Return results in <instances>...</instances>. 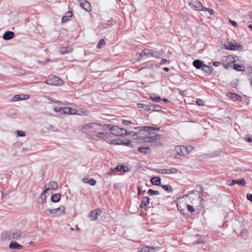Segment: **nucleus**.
<instances>
[{"instance_id":"obj_1","label":"nucleus","mask_w":252,"mask_h":252,"mask_svg":"<svg viewBox=\"0 0 252 252\" xmlns=\"http://www.w3.org/2000/svg\"><path fill=\"white\" fill-rule=\"evenodd\" d=\"M31 234L29 233L21 231L19 230L15 231H9L3 232L1 237L2 241H6L12 240H18L21 238H25L30 237Z\"/></svg>"},{"instance_id":"obj_2","label":"nucleus","mask_w":252,"mask_h":252,"mask_svg":"<svg viewBox=\"0 0 252 252\" xmlns=\"http://www.w3.org/2000/svg\"><path fill=\"white\" fill-rule=\"evenodd\" d=\"M104 129L105 127L108 128L111 131V134L115 135L118 136H125L130 134H132V136L134 137L135 139H137V134L136 133H134L133 132H129L127 131L126 129L121 128L117 126H113L111 124L105 125L103 126Z\"/></svg>"},{"instance_id":"obj_3","label":"nucleus","mask_w":252,"mask_h":252,"mask_svg":"<svg viewBox=\"0 0 252 252\" xmlns=\"http://www.w3.org/2000/svg\"><path fill=\"white\" fill-rule=\"evenodd\" d=\"M175 150L178 155L185 156L189 154L193 150V147L189 145L177 146L175 147Z\"/></svg>"},{"instance_id":"obj_4","label":"nucleus","mask_w":252,"mask_h":252,"mask_svg":"<svg viewBox=\"0 0 252 252\" xmlns=\"http://www.w3.org/2000/svg\"><path fill=\"white\" fill-rule=\"evenodd\" d=\"M141 58L143 56L146 57H153L157 59H160L162 57V54H160L158 52L153 50H146L144 49L140 54Z\"/></svg>"},{"instance_id":"obj_5","label":"nucleus","mask_w":252,"mask_h":252,"mask_svg":"<svg viewBox=\"0 0 252 252\" xmlns=\"http://www.w3.org/2000/svg\"><path fill=\"white\" fill-rule=\"evenodd\" d=\"M45 83L49 85L52 86H61L63 84V80L57 76L50 75L48 79L46 80Z\"/></svg>"},{"instance_id":"obj_6","label":"nucleus","mask_w":252,"mask_h":252,"mask_svg":"<svg viewBox=\"0 0 252 252\" xmlns=\"http://www.w3.org/2000/svg\"><path fill=\"white\" fill-rule=\"evenodd\" d=\"M137 106L139 108H143L146 110H151L153 111L160 112L161 107L158 105L150 104L146 105L142 103H138Z\"/></svg>"},{"instance_id":"obj_7","label":"nucleus","mask_w":252,"mask_h":252,"mask_svg":"<svg viewBox=\"0 0 252 252\" xmlns=\"http://www.w3.org/2000/svg\"><path fill=\"white\" fill-rule=\"evenodd\" d=\"M236 184L242 187H245L246 185V180L244 178H241L240 180H228L227 182V185L230 186H234Z\"/></svg>"},{"instance_id":"obj_8","label":"nucleus","mask_w":252,"mask_h":252,"mask_svg":"<svg viewBox=\"0 0 252 252\" xmlns=\"http://www.w3.org/2000/svg\"><path fill=\"white\" fill-rule=\"evenodd\" d=\"M201 191H197L193 190L191 192L185 195V197H189L190 199H192V201L194 200L193 199L192 195L194 193H197L198 194L196 195L197 200L201 202L203 200V198H202V196L203 195L202 191H203V188L201 187Z\"/></svg>"},{"instance_id":"obj_9","label":"nucleus","mask_w":252,"mask_h":252,"mask_svg":"<svg viewBox=\"0 0 252 252\" xmlns=\"http://www.w3.org/2000/svg\"><path fill=\"white\" fill-rule=\"evenodd\" d=\"M189 5L191 8L194 10L200 11L203 5L202 3L198 0H192L189 2Z\"/></svg>"},{"instance_id":"obj_10","label":"nucleus","mask_w":252,"mask_h":252,"mask_svg":"<svg viewBox=\"0 0 252 252\" xmlns=\"http://www.w3.org/2000/svg\"><path fill=\"white\" fill-rule=\"evenodd\" d=\"M145 137H148L149 139H151V141L148 140L145 142H152V140H159L161 138L160 135L155 132H150L148 135H145Z\"/></svg>"},{"instance_id":"obj_11","label":"nucleus","mask_w":252,"mask_h":252,"mask_svg":"<svg viewBox=\"0 0 252 252\" xmlns=\"http://www.w3.org/2000/svg\"><path fill=\"white\" fill-rule=\"evenodd\" d=\"M101 211L98 210H93L90 212L88 217L91 218L92 220H96L98 216H100Z\"/></svg>"},{"instance_id":"obj_12","label":"nucleus","mask_w":252,"mask_h":252,"mask_svg":"<svg viewBox=\"0 0 252 252\" xmlns=\"http://www.w3.org/2000/svg\"><path fill=\"white\" fill-rule=\"evenodd\" d=\"M79 3L81 7L87 11L91 10L90 3L86 0H79Z\"/></svg>"},{"instance_id":"obj_13","label":"nucleus","mask_w":252,"mask_h":252,"mask_svg":"<svg viewBox=\"0 0 252 252\" xmlns=\"http://www.w3.org/2000/svg\"><path fill=\"white\" fill-rule=\"evenodd\" d=\"M134 129L139 130L140 132L142 131H145L146 132H151L153 131H155V127L153 126H137L135 127Z\"/></svg>"},{"instance_id":"obj_14","label":"nucleus","mask_w":252,"mask_h":252,"mask_svg":"<svg viewBox=\"0 0 252 252\" xmlns=\"http://www.w3.org/2000/svg\"><path fill=\"white\" fill-rule=\"evenodd\" d=\"M101 126V124L100 123H88L82 127V129L84 130H88L90 129H95L96 126Z\"/></svg>"},{"instance_id":"obj_15","label":"nucleus","mask_w":252,"mask_h":252,"mask_svg":"<svg viewBox=\"0 0 252 252\" xmlns=\"http://www.w3.org/2000/svg\"><path fill=\"white\" fill-rule=\"evenodd\" d=\"M49 190V188H46L45 190L42 192V193L40 194L39 198L38 199V203L40 204H42L45 202V200L46 199V193Z\"/></svg>"},{"instance_id":"obj_16","label":"nucleus","mask_w":252,"mask_h":252,"mask_svg":"<svg viewBox=\"0 0 252 252\" xmlns=\"http://www.w3.org/2000/svg\"><path fill=\"white\" fill-rule=\"evenodd\" d=\"M62 114H75L76 110L69 107H63L62 108Z\"/></svg>"},{"instance_id":"obj_17","label":"nucleus","mask_w":252,"mask_h":252,"mask_svg":"<svg viewBox=\"0 0 252 252\" xmlns=\"http://www.w3.org/2000/svg\"><path fill=\"white\" fill-rule=\"evenodd\" d=\"M9 248L10 249L21 250L24 248V246L20 245L16 241H13L10 243Z\"/></svg>"},{"instance_id":"obj_18","label":"nucleus","mask_w":252,"mask_h":252,"mask_svg":"<svg viewBox=\"0 0 252 252\" xmlns=\"http://www.w3.org/2000/svg\"><path fill=\"white\" fill-rule=\"evenodd\" d=\"M15 35V33L13 32L7 31L3 35V38L5 40H8L12 39Z\"/></svg>"},{"instance_id":"obj_19","label":"nucleus","mask_w":252,"mask_h":252,"mask_svg":"<svg viewBox=\"0 0 252 252\" xmlns=\"http://www.w3.org/2000/svg\"><path fill=\"white\" fill-rule=\"evenodd\" d=\"M151 183L155 186H161V179L159 177L155 176L151 179Z\"/></svg>"},{"instance_id":"obj_20","label":"nucleus","mask_w":252,"mask_h":252,"mask_svg":"<svg viewBox=\"0 0 252 252\" xmlns=\"http://www.w3.org/2000/svg\"><path fill=\"white\" fill-rule=\"evenodd\" d=\"M150 204L149 197L146 196L143 198V199L141 201L140 207L142 209L143 207H147Z\"/></svg>"},{"instance_id":"obj_21","label":"nucleus","mask_w":252,"mask_h":252,"mask_svg":"<svg viewBox=\"0 0 252 252\" xmlns=\"http://www.w3.org/2000/svg\"><path fill=\"white\" fill-rule=\"evenodd\" d=\"M228 96L233 101H241V97L237 94L229 93Z\"/></svg>"},{"instance_id":"obj_22","label":"nucleus","mask_w":252,"mask_h":252,"mask_svg":"<svg viewBox=\"0 0 252 252\" xmlns=\"http://www.w3.org/2000/svg\"><path fill=\"white\" fill-rule=\"evenodd\" d=\"M193 66L196 67L197 69L202 68L203 66L204 65L203 62L199 60H195L193 62Z\"/></svg>"},{"instance_id":"obj_23","label":"nucleus","mask_w":252,"mask_h":252,"mask_svg":"<svg viewBox=\"0 0 252 252\" xmlns=\"http://www.w3.org/2000/svg\"><path fill=\"white\" fill-rule=\"evenodd\" d=\"M28 97H29L28 95L17 94L14 96L13 98H12V101H17L20 100L27 99Z\"/></svg>"},{"instance_id":"obj_24","label":"nucleus","mask_w":252,"mask_h":252,"mask_svg":"<svg viewBox=\"0 0 252 252\" xmlns=\"http://www.w3.org/2000/svg\"><path fill=\"white\" fill-rule=\"evenodd\" d=\"M61 195L60 193L53 194L51 198V200L54 203L58 202L61 199Z\"/></svg>"},{"instance_id":"obj_25","label":"nucleus","mask_w":252,"mask_h":252,"mask_svg":"<svg viewBox=\"0 0 252 252\" xmlns=\"http://www.w3.org/2000/svg\"><path fill=\"white\" fill-rule=\"evenodd\" d=\"M202 70L207 74H210L213 71V68L211 65L209 66L204 64L202 68Z\"/></svg>"},{"instance_id":"obj_26","label":"nucleus","mask_w":252,"mask_h":252,"mask_svg":"<svg viewBox=\"0 0 252 252\" xmlns=\"http://www.w3.org/2000/svg\"><path fill=\"white\" fill-rule=\"evenodd\" d=\"M138 151L140 153L148 154L151 153V149L148 147H139Z\"/></svg>"},{"instance_id":"obj_27","label":"nucleus","mask_w":252,"mask_h":252,"mask_svg":"<svg viewBox=\"0 0 252 252\" xmlns=\"http://www.w3.org/2000/svg\"><path fill=\"white\" fill-rule=\"evenodd\" d=\"M109 135V134L108 133H106V132H99V133H97L96 135H94V139L97 140V139H96L95 138V137L103 138H105L106 137L108 136Z\"/></svg>"},{"instance_id":"obj_28","label":"nucleus","mask_w":252,"mask_h":252,"mask_svg":"<svg viewBox=\"0 0 252 252\" xmlns=\"http://www.w3.org/2000/svg\"><path fill=\"white\" fill-rule=\"evenodd\" d=\"M206 242V237L204 235L201 236L200 238L197 241L193 242L194 244H203Z\"/></svg>"},{"instance_id":"obj_29","label":"nucleus","mask_w":252,"mask_h":252,"mask_svg":"<svg viewBox=\"0 0 252 252\" xmlns=\"http://www.w3.org/2000/svg\"><path fill=\"white\" fill-rule=\"evenodd\" d=\"M58 215L60 216L62 214H63L65 211V207L63 205L60 206L58 208L55 209Z\"/></svg>"},{"instance_id":"obj_30","label":"nucleus","mask_w":252,"mask_h":252,"mask_svg":"<svg viewBox=\"0 0 252 252\" xmlns=\"http://www.w3.org/2000/svg\"><path fill=\"white\" fill-rule=\"evenodd\" d=\"M58 187L57 183L55 181H51L49 183V189H51L52 190H56Z\"/></svg>"},{"instance_id":"obj_31","label":"nucleus","mask_w":252,"mask_h":252,"mask_svg":"<svg viewBox=\"0 0 252 252\" xmlns=\"http://www.w3.org/2000/svg\"><path fill=\"white\" fill-rule=\"evenodd\" d=\"M115 171L114 170V168H111L110 170L107 172L103 174V177L104 178H108L109 176H112L115 174Z\"/></svg>"},{"instance_id":"obj_32","label":"nucleus","mask_w":252,"mask_h":252,"mask_svg":"<svg viewBox=\"0 0 252 252\" xmlns=\"http://www.w3.org/2000/svg\"><path fill=\"white\" fill-rule=\"evenodd\" d=\"M225 48L227 50H235V48L234 47V43H232V42H230L228 43V45H225Z\"/></svg>"},{"instance_id":"obj_33","label":"nucleus","mask_w":252,"mask_h":252,"mask_svg":"<svg viewBox=\"0 0 252 252\" xmlns=\"http://www.w3.org/2000/svg\"><path fill=\"white\" fill-rule=\"evenodd\" d=\"M177 207L178 210L181 212V213L183 215H186L185 212V209L184 207V204H183V206L182 204H177Z\"/></svg>"},{"instance_id":"obj_34","label":"nucleus","mask_w":252,"mask_h":252,"mask_svg":"<svg viewBox=\"0 0 252 252\" xmlns=\"http://www.w3.org/2000/svg\"><path fill=\"white\" fill-rule=\"evenodd\" d=\"M48 212H49V213H51L54 216L56 215H58V213H57L55 209H48L46 211H45L44 213L46 215H48Z\"/></svg>"},{"instance_id":"obj_35","label":"nucleus","mask_w":252,"mask_h":252,"mask_svg":"<svg viewBox=\"0 0 252 252\" xmlns=\"http://www.w3.org/2000/svg\"><path fill=\"white\" fill-rule=\"evenodd\" d=\"M228 58H230V64H228L227 63L225 62L223 63V65L226 68L227 67V65H230V67L231 66V63L235 62L234 58L232 56H230V57H228Z\"/></svg>"},{"instance_id":"obj_36","label":"nucleus","mask_w":252,"mask_h":252,"mask_svg":"<svg viewBox=\"0 0 252 252\" xmlns=\"http://www.w3.org/2000/svg\"><path fill=\"white\" fill-rule=\"evenodd\" d=\"M155 171L160 174H169L168 172L169 170L168 169H155Z\"/></svg>"},{"instance_id":"obj_37","label":"nucleus","mask_w":252,"mask_h":252,"mask_svg":"<svg viewBox=\"0 0 252 252\" xmlns=\"http://www.w3.org/2000/svg\"><path fill=\"white\" fill-rule=\"evenodd\" d=\"M184 207H187V208L188 211H189V212H190L191 213L194 212V211H195V210L193 208V205H191L187 204H184Z\"/></svg>"},{"instance_id":"obj_38","label":"nucleus","mask_w":252,"mask_h":252,"mask_svg":"<svg viewBox=\"0 0 252 252\" xmlns=\"http://www.w3.org/2000/svg\"><path fill=\"white\" fill-rule=\"evenodd\" d=\"M161 187L162 189L167 191L168 192L172 191V188L170 185H161Z\"/></svg>"},{"instance_id":"obj_39","label":"nucleus","mask_w":252,"mask_h":252,"mask_svg":"<svg viewBox=\"0 0 252 252\" xmlns=\"http://www.w3.org/2000/svg\"><path fill=\"white\" fill-rule=\"evenodd\" d=\"M148 193L150 195H157L159 194V192L158 190H154L152 189H149L148 190Z\"/></svg>"},{"instance_id":"obj_40","label":"nucleus","mask_w":252,"mask_h":252,"mask_svg":"<svg viewBox=\"0 0 252 252\" xmlns=\"http://www.w3.org/2000/svg\"><path fill=\"white\" fill-rule=\"evenodd\" d=\"M233 68L238 71H243L244 70V67L242 65L235 64L233 65Z\"/></svg>"},{"instance_id":"obj_41","label":"nucleus","mask_w":252,"mask_h":252,"mask_svg":"<svg viewBox=\"0 0 252 252\" xmlns=\"http://www.w3.org/2000/svg\"><path fill=\"white\" fill-rule=\"evenodd\" d=\"M110 144H112L114 145H124L129 147H133L132 143H110Z\"/></svg>"},{"instance_id":"obj_42","label":"nucleus","mask_w":252,"mask_h":252,"mask_svg":"<svg viewBox=\"0 0 252 252\" xmlns=\"http://www.w3.org/2000/svg\"><path fill=\"white\" fill-rule=\"evenodd\" d=\"M150 98L154 101H158L161 100V98L159 96H156L155 94H153L150 95Z\"/></svg>"},{"instance_id":"obj_43","label":"nucleus","mask_w":252,"mask_h":252,"mask_svg":"<svg viewBox=\"0 0 252 252\" xmlns=\"http://www.w3.org/2000/svg\"><path fill=\"white\" fill-rule=\"evenodd\" d=\"M155 248L154 247H144L141 248V252H150L151 249H155Z\"/></svg>"},{"instance_id":"obj_44","label":"nucleus","mask_w":252,"mask_h":252,"mask_svg":"<svg viewBox=\"0 0 252 252\" xmlns=\"http://www.w3.org/2000/svg\"><path fill=\"white\" fill-rule=\"evenodd\" d=\"M105 44V42L104 41V40L102 39H100L97 45V48L98 49H100V48H101L102 47H103Z\"/></svg>"},{"instance_id":"obj_45","label":"nucleus","mask_w":252,"mask_h":252,"mask_svg":"<svg viewBox=\"0 0 252 252\" xmlns=\"http://www.w3.org/2000/svg\"><path fill=\"white\" fill-rule=\"evenodd\" d=\"M234 47L235 48V50H241L243 49V46L241 45L236 42H234Z\"/></svg>"},{"instance_id":"obj_46","label":"nucleus","mask_w":252,"mask_h":252,"mask_svg":"<svg viewBox=\"0 0 252 252\" xmlns=\"http://www.w3.org/2000/svg\"><path fill=\"white\" fill-rule=\"evenodd\" d=\"M122 123L124 125H125L126 126H129L130 125H134V124L130 121L126 120H123Z\"/></svg>"},{"instance_id":"obj_47","label":"nucleus","mask_w":252,"mask_h":252,"mask_svg":"<svg viewBox=\"0 0 252 252\" xmlns=\"http://www.w3.org/2000/svg\"><path fill=\"white\" fill-rule=\"evenodd\" d=\"M60 53L61 54H64L65 53H67L68 52L67 49L64 47H62L60 50Z\"/></svg>"},{"instance_id":"obj_48","label":"nucleus","mask_w":252,"mask_h":252,"mask_svg":"<svg viewBox=\"0 0 252 252\" xmlns=\"http://www.w3.org/2000/svg\"><path fill=\"white\" fill-rule=\"evenodd\" d=\"M96 184V181L93 178L89 179V184L91 186H94Z\"/></svg>"},{"instance_id":"obj_49","label":"nucleus","mask_w":252,"mask_h":252,"mask_svg":"<svg viewBox=\"0 0 252 252\" xmlns=\"http://www.w3.org/2000/svg\"><path fill=\"white\" fill-rule=\"evenodd\" d=\"M16 133L18 136L24 137L26 135L25 132L22 130H17Z\"/></svg>"},{"instance_id":"obj_50","label":"nucleus","mask_w":252,"mask_h":252,"mask_svg":"<svg viewBox=\"0 0 252 252\" xmlns=\"http://www.w3.org/2000/svg\"><path fill=\"white\" fill-rule=\"evenodd\" d=\"M168 170H169V172H168L169 174H176L178 172V170L175 168H172L171 169H168Z\"/></svg>"},{"instance_id":"obj_51","label":"nucleus","mask_w":252,"mask_h":252,"mask_svg":"<svg viewBox=\"0 0 252 252\" xmlns=\"http://www.w3.org/2000/svg\"><path fill=\"white\" fill-rule=\"evenodd\" d=\"M137 190H138V195H143L144 194V193L145 192L146 190H143L141 187H137Z\"/></svg>"},{"instance_id":"obj_52","label":"nucleus","mask_w":252,"mask_h":252,"mask_svg":"<svg viewBox=\"0 0 252 252\" xmlns=\"http://www.w3.org/2000/svg\"><path fill=\"white\" fill-rule=\"evenodd\" d=\"M121 169L124 172H128L130 170V169L128 167L125 165H121Z\"/></svg>"},{"instance_id":"obj_53","label":"nucleus","mask_w":252,"mask_h":252,"mask_svg":"<svg viewBox=\"0 0 252 252\" xmlns=\"http://www.w3.org/2000/svg\"><path fill=\"white\" fill-rule=\"evenodd\" d=\"M49 61L50 60L49 59H47L44 62L42 61H38V63L41 65H44L48 63Z\"/></svg>"},{"instance_id":"obj_54","label":"nucleus","mask_w":252,"mask_h":252,"mask_svg":"<svg viewBox=\"0 0 252 252\" xmlns=\"http://www.w3.org/2000/svg\"><path fill=\"white\" fill-rule=\"evenodd\" d=\"M196 103L199 106H203V105H204V101L202 100H201V99H197V101H196Z\"/></svg>"},{"instance_id":"obj_55","label":"nucleus","mask_w":252,"mask_h":252,"mask_svg":"<svg viewBox=\"0 0 252 252\" xmlns=\"http://www.w3.org/2000/svg\"><path fill=\"white\" fill-rule=\"evenodd\" d=\"M247 198L252 203V194L248 193L247 194Z\"/></svg>"},{"instance_id":"obj_56","label":"nucleus","mask_w":252,"mask_h":252,"mask_svg":"<svg viewBox=\"0 0 252 252\" xmlns=\"http://www.w3.org/2000/svg\"><path fill=\"white\" fill-rule=\"evenodd\" d=\"M54 110L55 112H60V114H62V108H60V107H55L54 108Z\"/></svg>"},{"instance_id":"obj_57","label":"nucleus","mask_w":252,"mask_h":252,"mask_svg":"<svg viewBox=\"0 0 252 252\" xmlns=\"http://www.w3.org/2000/svg\"><path fill=\"white\" fill-rule=\"evenodd\" d=\"M114 170L115 171V172H119L120 171H122L121 165L117 166L116 167L114 168Z\"/></svg>"},{"instance_id":"obj_58","label":"nucleus","mask_w":252,"mask_h":252,"mask_svg":"<svg viewBox=\"0 0 252 252\" xmlns=\"http://www.w3.org/2000/svg\"><path fill=\"white\" fill-rule=\"evenodd\" d=\"M229 22L234 27H237V26H238L237 24L235 21H234L231 19H230Z\"/></svg>"},{"instance_id":"obj_59","label":"nucleus","mask_w":252,"mask_h":252,"mask_svg":"<svg viewBox=\"0 0 252 252\" xmlns=\"http://www.w3.org/2000/svg\"><path fill=\"white\" fill-rule=\"evenodd\" d=\"M169 63V62H168L166 59H162L161 60V62L160 63V64H164V63Z\"/></svg>"},{"instance_id":"obj_60","label":"nucleus","mask_w":252,"mask_h":252,"mask_svg":"<svg viewBox=\"0 0 252 252\" xmlns=\"http://www.w3.org/2000/svg\"><path fill=\"white\" fill-rule=\"evenodd\" d=\"M246 140L248 142H252V135H249L246 137Z\"/></svg>"},{"instance_id":"obj_61","label":"nucleus","mask_w":252,"mask_h":252,"mask_svg":"<svg viewBox=\"0 0 252 252\" xmlns=\"http://www.w3.org/2000/svg\"><path fill=\"white\" fill-rule=\"evenodd\" d=\"M67 16H63L62 19V21L63 23H65L68 20Z\"/></svg>"},{"instance_id":"obj_62","label":"nucleus","mask_w":252,"mask_h":252,"mask_svg":"<svg viewBox=\"0 0 252 252\" xmlns=\"http://www.w3.org/2000/svg\"><path fill=\"white\" fill-rule=\"evenodd\" d=\"M89 179L88 178H84L82 179L83 183L86 184H89Z\"/></svg>"},{"instance_id":"obj_63","label":"nucleus","mask_w":252,"mask_h":252,"mask_svg":"<svg viewBox=\"0 0 252 252\" xmlns=\"http://www.w3.org/2000/svg\"><path fill=\"white\" fill-rule=\"evenodd\" d=\"M220 64L221 63L219 62H215L213 63V65L215 66H219Z\"/></svg>"},{"instance_id":"obj_64","label":"nucleus","mask_w":252,"mask_h":252,"mask_svg":"<svg viewBox=\"0 0 252 252\" xmlns=\"http://www.w3.org/2000/svg\"><path fill=\"white\" fill-rule=\"evenodd\" d=\"M208 11L209 12L210 15H213L215 13L213 9H209Z\"/></svg>"}]
</instances>
